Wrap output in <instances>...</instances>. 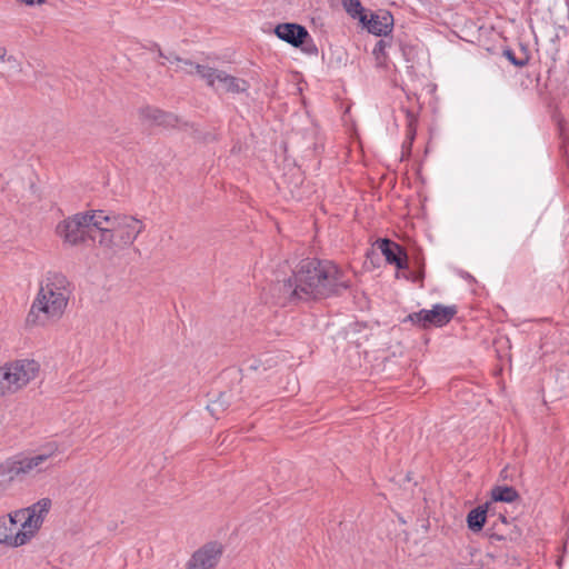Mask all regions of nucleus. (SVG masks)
<instances>
[{
	"label": "nucleus",
	"mask_w": 569,
	"mask_h": 569,
	"mask_svg": "<svg viewBox=\"0 0 569 569\" xmlns=\"http://www.w3.org/2000/svg\"><path fill=\"white\" fill-rule=\"evenodd\" d=\"M350 287V278L329 260L303 259L292 277L271 288L274 303L286 306L299 301L325 299Z\"/></svg>",
	"instance_id": "obj_1"
},
{
	"label": "nucleus",
	"mask_w": 569,
	"mask_h": 569,
	"mask_svg": "<svg viewBox=\"0 0 569 569\" xmlns=\"http://www.w3.org/2000/svg\"><path fill=\"white\" fill-rule=\"evenodd\" d=\"M97 217L100 219L97 224L99 243L106 248L131 246L144 229L143 222L132 216L100 210Z\"/></svg>",
	"instance_id": "obj_4"
},
{
	"label": "nucleus",
	"mask_w": 569,
	"mask_h": 569,
	"mask_svg": "<svg viewBox=\"0 0 569 569\" xmlns=\"http://www.w3.org/2000/svg\"><path fill=\"white\" fill-rule=\"evenodd\" d=\"M342 6L346 11L353 18L365 14L363 8L359 0H342Z\"/></svg>",
	"instance_id": "obj_20"
},
{
	"label": "nucleus",
	"mask_w": 569,
	"mask_h": 569,
	"mask_svg": "<svg viewBox=\"0 0 569 569\" xmlns=\"http://www.w3.org/2000/svg\"><path fill=\"white\" fill-rule=\"evenodd\" d=\"M6 53H7L6 48L0 47V60L3 61L6 59Z\"/></svg>",
	"instance_id": "obj_28"
},
{
	"label": "nucleus",
	"mask_w": 569,
	"mask_h": 569,
	"mask_svg": "<svg viewBox=\"0 0 569 569\" xmlns=\"http://www.w3.org/2000/svg\"><path fill=\"white\" fill-rule=\"evenodd\" d=\"M457 315L456 306L433 305L432 309H421L418 312L410 313L407 318L410 322L422 329L432 327L441 328L449 323Z\"/></svg>",
	"instance_id": "obj_7"
},
{
	"label": "nucleus",
	"mask_w": 569,
	"mask_h": 569,
	"mask_svg": "<svg viewBox=\"0 0 569 569\" xmlns=\"http://www.w3.org/2000/svg\"><path fill=\"white\" fill-rule=\"evenodd\" d=\"M58 451V443L49 442L38 451L21 452L7 459L0 465V481L36 477L48 471Z\"/></svg>",
	"instance_id": "obj_3"
},
{
	"label": "nucleus",
	"mask_w": 569,
	"mask_h": 569,
	"mask_svg": "<svg viewBox=\"0 0 569 569\" xmlns=\"http://www.w3.org/2000/svg\"><path fill=\"white\" fill-rule=\"evenodd\" d=\"M16 525L17 522L12 518V515H9V517H0V543L19 547L27 542V535L21 532L20 529L14 535L11 532L12 527Z\"/></svg>",
	"instance_id": "obj_14"
},
{
	"label": "nucleus",
	"mask_w": 569,
	"mask_h": 569,
	"mask_svg": "<svg viewBox=\"0 0 569 569\" xmlns=\"http://www.w3.org/2000/svg\"><path fill=\"white\" fill-rule=\"evenodd\" d=\"M222 553L223 547L220 542H207L191 555L184 569H216Z\"/></svg>",
	"instance_id": "obj_9"
},
{
	"label": "nucleus",
	"mask_w": 569,
	"mask_h": 569,
	"mask_svg": "<svg viewBox=\"0 0 569 569\" xmlns=\"http://www.w3.org/2000/svg\"><path fill=\"white\" fill-rule=\"evenodd\" d=\"M159 54H160V57H163L164 59H167L170 63H173V62L182 63L183 66H181L180 68L182 70H184L187 73H188V71L191 70V67L189 64L184 63L187 60H182L178 56H174L172 53H170L169 56H164L161 51H159Z\"/></svg>",
	"instance_id": "obj_22"
},
{
	"label": "nucleus",
	"mask_w": 569,
	"mask_h": 569,
	"mask_svg": "<svg viewBox=\"0 0 569 569\" xmlns=\"http://www.w3.org/2000/svg\"><path fill=\"white\" fill-rule=\"evenodd\" d=\"M503 56L516 67L522 68L528 63L527 58H517L511 49L503 50Z\"/></svg>",
	"instance_id": "obj_21"
},
{
	"label": "nucleus",
	"mask_w": 569,
	"mask_h": 569,
	"mask_svg": "<svg viewBox=\"0 0 569 569\" xmlns=\"http://www.w3.org/2000/svg\"><path fill=\"white\" fill-rule=\"evenodd\" d=\"M98 212L100 210H90L64 219L57 226L58 236L70 246H78L87 239L99 241Z\"/></svg>",
	"instance_id": "obj_5"
},
{
	"label": "nucleus",
	"mask_w": 569,
	"mask_h": 569,
	"mask_svg": "<svg viewBox=\"0 0 569 569\" xmlns=\"http://www.w3.org/2000/svg\"><path fill=\"white\" fill-rule=\"evenodd\" d=\"M72 293L68 278L57 271H48L39 284V290L27 316V325L46 326L50 320L59 319Z\"/></svg>",
	"instance_id": "obj_2"
},
{
	"label": "nucleus",
	"mask_w": 569,
	"mask_h": 569,
	"mask_svg": "<svg viewBox=\"0 0 569 569\" xmlns=\"http://www.w3.org/2000/svg\"><path fill=\"white\" fill-rule=\"evenodd\" d=\"M488 536H489V539H490V540H492V541H493V540H498V541H500V540H503V539H505L502 535L495 533V532H492V533H489V532H488Z\"/></svg>",
	"instance_id": "obj_27"
},
{
	"label": "nucleus",
	"mask_w": 569,
	"mask_h": 569,
	"mask_svg": "<svg viewBox=\"0 0 569 569\" xmlns=\"http://www.w3.org/2000/svg\"><path fill=\"white\" fill-rule=\"evenodd\" d=\"M490 508L491 502H486L485 505L478 506L469 511L467 516V525L471 531L478 532L483 528Z\"/></svg>",
	"instance_id": "obj_16"
},
{
	"label": "nucleus",
	"mask_w": 569,
	"mask_h": 569,
	"mask_svg": "<svg viewBox=\"0 0 569 569\" xmlns=\"http://www.w3.org/2000/svg\"><path fill=\"white\" fill-rule=\"evenodd\" d=\"M360 22L370 33L386 37L392 31L393 17L389 12L371 14L370 19H367V14H362L360 16Z\"/></svg>",
	"instance_id": "obj_11"
},
{
	"label": "nucleus",
	"mask_w": 569,
	"mask_h": 569,
	"mask_svg": "<svg viewBox=\"0 0 569 569\" xmlns=\"http://www.w3.org/2000/svg\"><path fill=\"white\" fill-rule=\"evenodd\" d=\"M50 507L51 500L43 498L27 509L18 510L11 513L16 522L21 523L20 530L27 535V541L40 528L43 521V517L48 513Z\"/></svg>",
	"instance_id": "obj_8"
},
{
	"label": "nucleus",
	"mask_w": 569,
	"mask_h": 569,
	"mask_svg": "<svg viewBox=\"0 0 569 569\" xmlns=\"http://www.w3.org/2000/svg\"><path fill=\"white\" fill-rule=\"evenodd\" d=\"M191 67L189 74H198L208 87L218 93H240L249 89V83L241 78L228 74L223 70L214 69L208 66L186 61Z\"/></svg>",
	"instance_id": "obj_6"
},
{
	"label": "nucleus",
	"mask_w": 569,
	"mask_h": 569,
	"mask_svg": "<svg viewBox=\"0 0 569 569\" xmlns=\"http://www.w3.org/2000/svg\"><path fill=\"white\" fill-rule=\"evenodd\" d=\"M389 46V42L385 39H380L375 48H373V54L376 56L377 66L383 67L386 64V53L385 50Z\"/></svg>",
	"instance_id": "obj_19"
},
{
	"label": "nucleus",
	"mask_w": 569,
	"mask_h": 569,
	"mask_svg": "<svg viewBox=\"0 0 569 569\" xmlns=\"http://www.w3.org/2000/svg\"><path fill=\"white\" fill-rule=\"evenodd\" d=\"M423 277H425V273H423L422 270H420L417 273H415V276L412 277V281H415V282H422Z\"/></svg>",
	"instance_id": "obj_25"
},
{
	"label": "nucleus",
	"mask_w": 569,
	"mask_h": 569,
	"mask_svg": "<svg viewBox=\"0 0 569 569\" xmlns=\"http://www.w3.org/2000/svg\"><path fill=\"white\" fill-rule=\"evenodd\" d=\"M274 33L279 39L297 48L310 39L307 29L297 23H280L276 27Z\"/></svg>",
	"instance_id": "obj_12"
},
{
	"label": "nucleus",
	"mask_w": 569,
	"mask_h": 569,
	"mask_svg": "<svg viewBox=\"0 0 569 569\" xmlns=\"http://www.w3.org/2000/svg\"><path fill=\"white\" fill-rule=\"evenodd\" d=\"M16 388L12 380L9 362L0 367V397L14 393Z\"/></svg>",
	"instance_id": "obj_18"
},
{
	"label": "nucleus",
	"mask_w": 569,
	"mask_h": 569,
	"mask_svg": "<svg viewBox=\"0 0 569 569\" xmlns=\"http://www.w3.org/2000/svg\"><path fill=\"white\" fill-rule=\"evenodd\" d=\"M3 61H6L9 64L11 70L16 72L22 71L21 62L14 56H6V59Z\"/></svg>",
	"instance_id": "obj_23"
},
{
	"label": "nucleus",
	"mask_w": 569,
	"mask_h": 569,
	"mask_svg": "<svg viewBox=\"0 0 569 569\" xmlns=\"http://www.w3.org/2000/svg\"><path fill=\"white\" fill-rule=\"evenodd\" d=\"M19 1L24 4H28V6H32L34 3L42 4L46 2V0H19Z\"/></svg>",
	"instance_id": "obj_26"
},
{
	"label": "nucleus",
	"mask_w": 569,
	"mask_h": 569,
	"mask_svg": "<svg viewBox=\"0 0 569 569\" xmlns=\"http://www.w3.org/2000/svg\"><path fill=\"white\" fill-rule=\"evenodd\" d=\"M226 405L227 402L223 401L220 397L218 400H214L210 405H208L207 409L211 412V415H214L218 407H221L223 409Z\"/></svg>",
	"instance_id": "obj_24"
},
{
	"label": "nucleus",
	"mask_w": 569,
	"mask_h": 569,
	"mask_svg": "<svg viewBox=\"0 0 569 569\" xmlns=\"http://www.w3.org/2000/svg\"><path fill=\"white\" fill-rule=\"evenodd\" d=\"M16 392L26 387L39 373L40 366L37 361L21 359L9 362Z\"/></svg>",
	"instance_id": "obj_10"
},
{
	"label": "nucleus",
	"mask_w": 569,
	"mask_h": 569,
	"mask_svg": "<svg viewBox=\"0 0 569 569\" xmlns=\"http://www.w3.org/2000/svg\"><path fill=\"white\" fill-rule=\"evenodd\" d=\"M499 519H500L503 523H506V517H505V516L499 515Z\"/></svg>",
	"instance_id": "obj_29"
},
{
	"label": "nucleus",
	"mask_w": 569,
	"mask_h": 569,
	"mask_svg": "<svg viewBox=\"0 0 569 569\" xmlns=\"http://www.w3.org/2000/svg\"><path fill=\"white\" fill-rule=\"evenodd\" d=\"M143 120L150 121L158 126H174L177 118L171 113H166L162 110L153 107H143L139 111Z\"/></svg>",
	"instance_id": "obj_15"
},
{
	"label": "nucleus",
	"mask_w": 569,
	"mask_h": 569,
	"mask_svg": "<svg viewBox=\"0 0 569 569\" xmlns=\"http://www.w3.org/2000/svg\"><path fill=\"white\" fill-rule=\"evenodd\" d=\"M387 262L395 264L398 269L408 267V257L402 248L390 239H381L378 244Z\"/></svg>",
	"instance_id": "obj_13"
},
{
	"label": "nucleus",
	"mask_w": 569,
	"mask_h": 569,
	"mask_svg": "<svg viewBox=\"0 0 569 569\" xmlns=\"http://www.w3.org/2000/svg\"><path fill=\"white\" fill-rule=\"evenodd\" d=\"M519 499V493L513 487L496 486L491 489V503L492 502H513Z\"/></svg>",
	"instance_id": "obj_17"
}]
</instances>
